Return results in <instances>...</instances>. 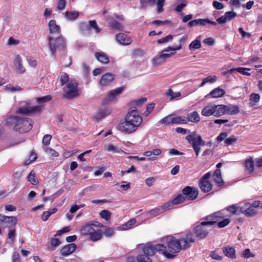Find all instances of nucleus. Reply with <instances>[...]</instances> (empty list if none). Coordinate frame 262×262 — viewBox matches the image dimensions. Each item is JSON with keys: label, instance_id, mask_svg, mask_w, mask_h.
Instances as JSON below:
<instances>
[{"label": "nucleus", "instance_id": "7ed1b4c3", "mask_svg": "<svg viewBox=\"0 0 262 262\" xmlns=\"http://www.w3.org/2000/svg\"><path fill=\"white\" fill-rule=\"evenodd\" d=\"M6 124L8 126H13L15 130L23 134L27 133L32 129L33 121L30 118L9 116L6 119Z\"/></svg>", "mask_w": 262, "mask_h": 262}, {"label": "nucleus", "instance_id": "603ef678", "mask_svg": "<svg viewBox=\"0 0 262 262\" xmlns=\"http://www.w3.org/2000/svg\"><path fill=\"white\" fill-rule=\"evenodd\" d=\"M52 100V96L51 95H47L44 97L37 98L36 100L38 103H45L50 101Z\"/></svg>", "mask_w": 262, "mask_h": 262}, {"label": "nucleus", "instance_id": "412c9836", "mask_svg": "<svg viewBox=\"0 0 262 262\" xmlns=\"http://www.w3.org/2000/svg\"><path fill=\"white\" fill-rule=\"evenodd\" d=\"M225 94V92L223 89L217 88L211 91L206 97L216 98L223 97Z\"/></svg>", "mask_w": 262, "mask_h": 262}, {"label": "nucleus", "instance_id": "c9c22d12", "mask_svg": "<svg viewBox=\"0 0 262 262\" xmlns=\"http://www.w3.org/2000/svg\"><path fill=\"white\" fill-rule=\"evenodd\" d=\"M28 181L32 185H36L38 184V180L35 177V173L34 171L32 170L27 177Z\"/></svg>", "mask_w": 262, "mask_h": 262}, {"label": "nucleus", "instance_id": "a878e982", "mask_svg": "<svg viewBox=\"0 0 262 262\" xmlns=\"http://www.w3.org/2000/svg\"><path fill=\"white\" fill-rule=\"evenodd\" d=\"M95 58L101 63L106 64L109 62L108 56L104 52H97L95 53Z\"/></svg>", "mask_w": 262, "mask_h": 262}, {"label": "nucleus", "instance_id": "3c124183", "mask_svg": "<svg viewBox=\"0 0 262 262\" xmlns=\"http://www.w3.org/2000/svg\"><path fill=\"white\" fill-rule=\"evenodd\" d=\"M182 3L178 5L174 10L177 12H180L186 6L187 3L185 0H180Z\"/></svg>", "mask_w": 262, "mask_h": 262}, {"label": "nucleus", "instance_id": "72a5a7b5", "mask_svg": "<svg viewBox=\"0 0 262 262\" xmlns=\"http://www.w3.org/2000/svg\"><path fill=\"white\" fill-rule=\"evenodd\" d=\"M79 15L78 11H73L71 12L67 11L65 14L66 18L70 21H73L76 19Z\"/></svg>", "mask_w": 262, "mask_h": 262}, {"label": "nucleus", "instance_id": "4be33fe9", "mask_svg": "<svg viewBox=\"0 0 262 262\" xmlns=\"http://www.w3.org/2000/svg\"><path fill=\"white\" fill-rule=\"evenodd\" d=\"M157 245L152 246L150 245H146L143 249V252L144 254L147 255L148 256H153L156 251L161 253V251L156 249Z\"/></svg>", "mask_w": 262, "mask_h": 262}, {"label": "nucleus", "instance_id": "37998d69", "mask_svg": "<svg viewBox=\"0 0 262 262\" xmlns=\"http://www.w3.org/2000/svg\"><path fill=\"white\" fill-rule=\"evenodd\" d=\"M201 47V43L200 40L198 39H195L192 41L189 45V48L190 50H195L198 49Z\"/></svg>", "mask_w": 262, "mask_h": 262}, {"label": "nucleus", "instance_id": "680f3d73", "mask_svg": "<svg viewBox=\"0 0 262 262\" xmlns=\"http://www.w3.org/2000/svg\"><path fill=\"white\" fill-rule=\"evenodd\" d=\"M259 99H260V96L258 94L252 93L250 95V100L252 102H254V104L255 103L258 102L259 100ZM254 104H253V105H254Z\"/></svg>", "mask_w": 262, "mask_h": 262}, {"label": "nucleus", "instance_id": "a18cd8bd", "mask_svg": "<svg viewBox=\"0 0 262 262\" xmlns=\"http://www.w3.org/2000/svg\"><path fill=\"white\" fill-rule=\"evenodd\" d=\"M100 216L101 218L108 221L111 219V212L107 210H103L100 212Z\"/></svg>", "mask_w": 262, "mask_h": 262}, {"label": "nucleus", "instance_id": "5fc2aeb1", "mask_svg": "<svg viewBox=\"0 0 262 262\" xmlns=\"http://www.w3.org/2000/svg\"><path fill=\"white\" fill-rule=\"evenodd\" d=\"M170 21H169V20H164V21H162V20H154L151 22L150 23V24H152V25H155L157 26H160V25H167V24H170Z\"/></svg>", "mask_w": 262, "mask_h": 262}, {"label": "nucleus", "instance_id": "13d9d810", "mask_svg": "<svg viewBox=\"0 0 262 262\" xmlns=\"http://www.w3.org/2000/svg\"><path fill=\"white\" fill-rule=\"evenodd\" d=\"M173 38V36L172 35H168L166 37H163L160 39H158L157 42L159 44H161L163 43L167 42L169 40H172Z\"/></svg>", "mask_w": 262, "mask_h": 262}, {"label": "nucleus", "instance_id": "cd10ccee", "mask_svg": "<svg viewBox=\"0 0 262 262\" xmlns=\"http://www.w3.org/2000/svg\"><path fill=\"white\" fill-rule=\"evenodd\" d=\"M188 122L197 123L200 121V117L196 111H193L187 114Z\"/></svg>", "mask_w": 262, "mask_h": 262}, {"label": "nucleus", "instance_id": "f257e3e1", "mask_svg": "<svg viewBox=\"0 0 262 262\" xmlns=\"http://www.w3.org/2000/svg\"><path fill=\"white\" fill-rule=\"evenodd\" d=\"M142 122V118L136 110H134L125 115L124 120L120 122L117 128L124 134H131L137 130Z\"/></svg>", "mask_w": 262, "mask_h": 262}, {"label": "nucleus", "instance_id": "c756f323", "mask_svg": "<svg viewBox=\"0 0 262 262\" xmlns=\"http://www.w3.org/2000/svg\"><path fill=\"white\" fill-rule=\"evenodd\" d=\"M224 254L228 257L232 259L236 258L235 250L233 247H226L223 248Z\"/></svg>", "mask_w": 262, "mask_h": 262}, {"label": "nucleus", "instance_id": "2f4dec72", "mask_svg": "<svg viewBox=\"0 0 262 262\" xmlns=\"http://www.w3.org/2000/svg\"><path fill=\"white\" fill-rule=\"evenodd\" d=\"M102 237V233L100 230H94L90 235V239L93 242H97Z\"/></svg>", "mask_w": 262, "mask_h": 262}, {"label": "nucleus", "instance_id": "79ce46f5", "mask_svg": "<svg viewBox=\"0 0 262 262\" xmlns=\"http://www.w3.org/2000/svg\"><path fill=\"white\" fill-rule=\"evenodd\" d=\"M202 220H203V221L201 222L202 223L205 224V225L208 226L209 228L212 229V226L214 225V224H210L208 223L210 222L213 221L212 214L203 217Z\"/></svg>", "mask_w": 262, "mask_h": 262}, {"label": "nucleus", "instance_id": "4c0bfd02", "mask_svg": "<svg viewBox=\"0 0 262 262\" xmlns=\"http://www.w3.org/2000/svg\"><path fill=\"white\" fill-rule=\"evenodd\" d=\"M196 21L198 22L197 26L198 25L205 26L207 24H211L212 25H216V23L215 21H211V20H209L208 18H205V19H201V18L197 19Z\"/></svg>", "mask_w": 262, "mask_h": 262}, {"label": "nucleus", "instance_id": "4468645a", "mask_svg": "<svg viewBox=\"0 0 262 262\" xmlns=\"http://www.w3.org/2000/svg\"><path fill=\"white\" fill-rule=\"evenodd\" d=\"M115 75L111 73H106L103 74L99 81V84L102 86L110 85L114 81Z\"/></svg>", "mask_w": 262, "mask_h": 262}, {"label": "nucleus", "instance_id": "6e6d98bb", "mask_svg": "<svg viewBox=\"0 0 262 262\" xmlns=\"http://www.w3.org/2000/svg\"><path fill=\"white\" fill-rule=\"evenodd\" d=\"M52 136L49 134L43 136L42 143L45 145H48L50 143V141L52 139Z\"/></svg>", "mask_w": 262, "mask_h": 262}, {"label": "nucleus", "instance_id": "49530a36", "mask_svg": "<svg viewBox=\"0 0 262 262\" xmlns=\"http://www.w3.org/2000/svg\"><path fill=\"white\" fill-rule=\"evenodd\" d=\"M136 223V220L135 219H131L126 223L122 226V228L124 230L130 229Z\"/></svg>", "mask_w": 262, "mask_h": 262}, {"label": "nucleus", "instance_id": "6ab92c4d", "mask_svg": "<svg viewBox=\"0 0 262 262\" xmlns=\"http://www.w3.org/2000/svg\"><path fill=\"white\" fill-rule=\"evenodd\" d=\"M228 107L227 105L214 104L215 108V117H220L227 114V109Z\"/></svg>", "mask_w": 262, "mask_h": 262}, {"label": "nucleus", "instance_id": "6e6552de", "mask_svg": "<svg viewBox=\"0 0 262 262\" xmlns=\"http://www.w3.org/2000/svg\"><path fill=\"white\" fill-rule=\"evenodd\" d=\"M17 223L15 216H8L0 213V225L3 228H14Z\"/></svg>", "mask_w": 262, "mask_h": 262}, {"label": "nucleus", "instance_id": "0e129e2a", "mask_svg": "<svg viewBox=\"0 0 262 262\" xmlns=\"http://www.w3.org/2000/svg\"><path fill=\"white\" fill-rule=\"evenodd\" d=\"M13 228V229H11L9 230L8 234V238L10 239L12 242L14 241V238L16 234V230L15 229V227Z\"/></svg>", "mask_w": 262, "mask_h": 262}, {"label": "nucleus", "instance_id": "e433bc0d", "mask_svg": "<svg viewBox=\"0 0 262 262\" xmlns=\"http://www.w3.org/2000/svg\"><path fill=\"white\" fill-rule=\"evenodd\" d=\"M79 27L80 31L82 32L88 34H90L91 33L89 24H87L85 22H81L80 23Z\"/></svg>", "mask_w": 262, "mask_h": 262}, {"label": "nucleus", "instance_id": "bf43d9fd", "mask_svg": "<svg viewBox=\"0 0 262 262\" xmlns=\"http://www.w3.org/2000/svg\"><path fill=\"white\" fill-rule=\"evenodd\" d=\"M45 151L49 155H51L53 157H58L59 155L58 153L56 151L51 148H46Z\"/></svg>", "mask_w": 262, "mask_h": 262}, {"label": "nucleus", "instance_id": "0eeeda50", "mask_svg": "<svg viewBox=\"0 0 262 262\" xmlns=\"http://www.w3.org/2000/svg\"><path fill=\"white\" fill-rule=\"evenodd\" d=\"M212 229L201 222L193 229V234L198 240L205 238Z\"/></svg>", "mask_w": 262, "mask_h": 262}, {"label": "nucleus", "instance_id": "ea45409f", "mask_svg": "<svg viewBox=\"0 0 262 262\" xmlns=\"http://www.w3.org/2000/svg\"><path fill=\"white\" fill-rule=\"evenodd\" d=\"M138 262H152L151 258L145 254H139L137 256Z\"/></svg>", "mask_w": 262, "mask_h": 262}, {"label": "nucleus", "instance_id": "864d4df0", "mask_svg": "<svg viewBox=\"0 0 262 262\" xmlns=\"http://www.w3.org/2000/svg\"><path fill=\"white\" fill-rule=\"evenodd\" d=\"M227 20H230L237 16V14L233 11H228L224 14Z\"/></svg>", "mask_w": 262, "mask_h": 262}, {"label": "nucleus", "instance_id": "bb28decb", "mask_svg": "<svg viewBox=\"0 0 262 262\" xmlns=\"http://www.w3.org/2000/svg\"><path fill=\"white\" fill-rule=\"evenodd\" d=\"M244 166L249 174H251L254 172V162L251 157L245 161Z\"/></svg>", "mask_w": 262, "mask_h": 262}, {"label": "nucleus", "instance_id": "c85d7f7f", "mask_svg": "<svg viewBox=\"0 0 262 262\" xmlns=\"http://www.w3.org/2000/svg\"><path fill=\"white\" fill-rule=\"evenodd\" d=\"M48 27L50 33H59L60 32V27L56 24L55 20H51L48 24Z\"/></svg>", "mask_w": 262, "mask_h": 262}, {"label": "nucleus", "instance_id": "ddd939ff", "mask_svg": "<svg viewBox=\"0 0 262 262\" xmlns=\"http://www.w3.org/2000/svg\"><path fill=\"white\" fill-rule=\"evenodd\" d=\"M42 107L40 106H24L18 108L17 113L20 114H31L35 112L41 111Z\"/></svg>", "mask_w": 262, "mask_h": 262}, {"label": "nucleus", "instance_id": "393cba45", "mask_svg": "<svg viewBox=\"0 0 262 262\" xmlns=\"http://www.w3.org/2000/svg\"><path fill=\"white\" fill-rule=\"evenodd\" d=\"M95 229L91 223H89L81 227L80 232L82 235H90Z\"/></svg>", "mask_w": 262, "mask_h": 262}, {"label": "nucleus", "instance_id": "473e14b6", "mask_svg": "<svg viewBox=\"0 0 262 262\" xmlns=\"http://www.w3.org/2000/svg\"><path fill=\"white\" fill-rule=\"evenodd\" d=\"M227 114L230 115H234L237 114L239 112V108L238 105H227Z\"/></svg>", "mask_w": 262, "mask_h": 262}, {"label": "nucleus", "instance_id": "20e7f679", "mask_svg": "<svg viewBox=\"0 0 262 262\" xmlns=\"http://www.w3.org/2000/svg\"><path fill=\"white\" fill-rule=\"evenodd\" d=\"M185 139L191 145L196 156H198L200 154L201 147L205 144V141L195 132H193L191 134L186 136Z\"/></svg>", "mask_w": 262, "mask_h": 262}, {"label": "nucleus", "instance_id": "dca6fc26", "mask_svg": "<svg viewBox=\"0 0 262 262\" xmlns=\"http://www.w3.org/2000/svg\"><path fill=\"white\" fill-rule=\"evenodd\" d=\"M76 248V244L74 243L69 244L62 247V248L60 250V254L61 255L64 256L69 255L73 253Z\"/></svg>", "mask_w": 262, "mask_h": 262}, {"label": "nucleus", "instance_id": "5701e85b", "mask_svg": "<svg viewBox=\"0 0 262 262\" xmlns=\"http://www.w3.org/2000/svg\"><path fill=\"white\" fill-rule=\"evenodd\" d=\"M123 89V87H119L111 91L107 95V100L109 101L114 100L116 96L121 94Z\"/></svg>", "mask_w": 262, "mask_h": 262}, {"label": "nucleus", "instance_id": "f3484780", "mask_svg": "<svg viewBox=\"0 0 262 262\" xmlns=\"http://www.w3.org/2000/svg\"><path fill=\"white\" fill-rule=\"evenodd\" d=\"M22 62V59L20 55H16L14 59V63L15 66V70L17 73L23 74L26 71L25 68L23 66Z\"/></svg>", "mask_w": 262, "mask_h": 262}, {"label": "nucleus", "instance_id": "9b49d317", "mask_svg": "<svg viewBox=\"0 0 262 262\" xmlns=\"http://www.w3.org/2000/svg\"><path fill=\"white\" fill-rule=\"evenodd\" d=\"M239 211L247 217H252L258 214V211L256 209L253 208L250 203L247 202L239 208Z\"/></svg>", "mask_w": 262, "mask_h": 262}, {"label": "nucleus", "instance_id": "39448f33", "mask_svg": "<svg viewBox=\"0 0 262 262\" xmlns=\"http://www.w3.org/2000/svg\"><path fill=\"white\" fill-rule=\"evenodd\" d=\"M49 46L52 55L56 56L57 51H64L66 48V43L64 39L62 36L53 38L48 37Z\"/></svg>", "mask_w": 262, "mask_h": 262}, {"label": "nucleus", "instance_id": "f8f14e48", "mask_svg": "<svg viewBox=\"0 0 262 262\" xmlns=\"http://www.w3.org/2000/svg\"><path fill=\"white\" fill-rule=\"evenodd\" d=\"M112 113V110L106 106H103L98 109L97 113L93 116V120L97 122L106 117Z\"/></svg>", "mask_w": 262, "mask_h": 262}, {"label": "nucleus", "instance_id": "1a4fd4ad", "mask_svg": "<svg viewBox=\"0 0 262 262\" xmlns=\"http://www.w3.org/2000/svg\"><path fill=\"white\" fill-rule=\"evenodd\" d=\"M194 234L191 232L187 233L185 236L179 239L180 243L182 250H186L189 248L191 246V244L196 241Z\"/></svg>", "mask_w": 262, "mask_h": 262}, {"label": "nucleus", "instance_id": "052dcab7", "mask_svg": "<svg viewBox=\"0 0 262 262\" xmlns=\"http://www.w3.org/2000/svg\"><path fill=\"white\" fill-rule=\"evenodd\" d=\"M165 2V0H158L157 2V12L158 13H160L163 11V6L164 3Z\"/></svg>", "mask_w": 262, "mask_h": 262}, {"label": "nucleus", "instance_id": "338daca9", "mask_svg": "<svg viewBox=\"0 0 262 262\" xmlns=\"http://www.w3.org/2000/svg\"><path fill=\"white\" fill-rule=\"evenodd\" d=\"M250 205L254 209H256L257 208H260L262 209V202H261L260 201H254L252 203H250Z\"/></svg>", "mask_w": 262, "mask_h": 262}, {"label": "nucleus", "instance_id": "69168bd1", "mask_svg": "<svg viewBox=\"0 0 262 262\" xmlns=\"http://www.w3.org/2000/svg\"><path fill=\"white\" fill-rule=\"evenodd\" d=\"M61 244V242L58 238H52L50 240L51 246L53 247H56Z\"/></svg>", "mask_w": 262, "mask_h": 262}, {"label": "nucleus", "instance_id": "f704fd0d", "mask_svg": "<svg viewBox=\"0 0 262 262\" xmlns=\"http://www.w3.org/2000/svg\"><path fill=\"white\" fill-rule=\"evenodd\" d=\"M109 27L113 30L121 31L123 29V26L121 23L116 20H112L109 22Z\"/></svg>", "mask_w": 262, "mask_h": 262}, {"label": "nucleus", "instance_id": "e2e57ef3", "mask_svg": "<svg viewBox=\"0 0 262 262\" xmlns=\"http://www.w3.org/2000/svg\"><path fill=\"white\" fill-rule=\"evenodd\" d=\"M164 61L161 57V55L156 56L152 60V63L154 65H158Z\"/></svg>", "mask_w": 262, "mask_h": 262}, {"label": "nucleus", "instance_id": "f03ea898", "mask_svg": "<svg viewBox=\"0 0 262 262\" xmlns=\"http://www.w3.org/2000/svg\"><path fill=\"white\" fill-rule=\"evenodd\" d=\"M164 244H157L156 249L161 251L167 258H173L182 249L180 241L173 236H168L163 239Z\"/></svg>", "mask_w": 262, "mask_h": 262}, {"label": "nucleus", "instance_id": "8fccbe9b", "mask_svg": "<svg viewBox=\"0 0 262 262\" xmlns=\"http://www.w3.org/2000/svg\"><path fill=\"white\" fill-rule=\"evenodd\" d=\"M237 72L241 73L242 74L246 76H250L251 73L248 71L250 70V69L244 67H238L236 68Z\"/></svg>", "mask_w": 262, "mask_h": 262}, {"label": "nucleus", "instance_id": "4d7b16f0", "mask_svg": "<svg viewBox=\"0 0 262 262\" xmlns=\"http://www.w3.org/2000/svg\"><path fill=\"white\" fill-rule=\"evenodd\" d=\"M230 220L228 219H224L222 221H219L217 223V226L221 228H224L229 224Z\"/></svg>", "mask_w": 262, "mask_h": 262}, {"label": "nucleus", "instance_id": "a211bd4d", "mask_svg": "<svg viewBox=\"0 0 262 262\" xmlns=\"http://www.w3.org/2000/svg\"><path fill=\"white\" fill-rule=\"evenodd\" d=\"M214 104H209L205 106L201 111L202 115L206 117L213 116L215 117Z\"/></svg>", "mask_w": 262, "mask_h": 262}, {"label": "nucleus", "instance_id": "423d86ee", "mask_svg": "<svg viewBox=\"0 0 262 262\" xmlns=\"http://www.w3.org/2000/svg\"><path fill=\"white\" fill-rule=\"evenodd\" d=\"M78 83L75 79H71L63 87L64 96L66 98L71 99L78 96Z\"/></svg>", "mask_w": 262, "mask_h": 262}, {"label": "nucleus", "instance_id": "aec40b11", "mask_svg": "<svg viewBox=\"0 0 262 262\" xmlns=\"http://www.w3.org/2000/svg\"><path fill=\"white\" fill-rule=\"evenodd\" d=\"M182 46L181 45L177 48L168 47V50L162 51V54L160 55L161 57L164 60L165 58H169L171 55L174 54L176 50H180Z\"/></svg>", "mask_w": 262, "mask_h": 262}, {"label": "nucleus", "instance_id": "774afa93", "mask_svg": "<svg viewBox=\"0 0 262 262\" xmlns=\"http://www.w3.org/2000/svg\"><path fill=\"white\" fill-rule=\"evenodd\" d=\"M154 108V103L149 104L146 107V110L145 112L144 113V115L145 116H148L152 112Z\"/></svg>", "mask_w": 262, "mask_h": 262}, {"label": "nucleus", "instance_id": "58836bf2", "mask_svg": "<svg viewBox=\"0 0 262 262\" xmlns=\"http://www.w3.org/2000/svg\"><path fill=\"white\" fill-rule=\"evenodd\" d=\"M185 201V198H184L182 194H180L178 195L176 197H175L174 199H173L171 201V202L172 205H177L184 202Z\"/></svg>", "mask_w": 262, "mask_h": 262}, {"label": "nucleus", "instance_id": "9d476101", "mask_svg": "<svg viewBox=\"0 0 262 262\" xmlns=\"http://www.w3.org/2000/svg\"><path fill=\"white\" fill-rule=\"evenodd\" d=\"M182 192L185 200L193 201L195 200L199 194V190L196 188L189 186L185 187L182 190Z\"/></svg>", "mask_w": 262, "mask_h": 262}, {"label": "nucleus", "instance_id": "09e8293b", "mask_svg": "<svg viewBox=\"0 0 262 262\" xmlns=\"http://www.w3.org/2000/svg\"><path fill=\"white\" fill-rule=\"evenodd\" d=\"M216 80V77L215 76H214L213 77H212L211 76H209L203 80L202 82L201 83L200 86H202L207 82H211V83L214 82Z\"/></svg>", "mask_w": 262, "mask_h": 262}, {"label": "nucleus", "instance_id": "7c9ffc66", "mask_svg": "<svg viewBox=\"0 0 262 262\" xmlns=\"http://www.w3.org/2000/svg\"><path fill=\"white\" fill-rule=\"evenodd\" d=\"M213 177L214 181L219 186H221L223 185L224 182L221 177V172L220 169H215L214 172Z\"/></svg>", "mask_w": 262, "mask_h": 262}, {"label": "nucleus", "instance_id": "b1692460", "mask_svg": "<svg viewBox=\"0 0 262 262\" xmlns=\"http://www.w3.org/2000/svg\"><path fill=\"white\" fill-rule=\"evenodd\" d=\"M199 185L202 191L205 193L208 192L212 188V185L209 181H200Z\"/></svg>", "mask_w": 262, "mask_h": 262}, {"label": "nucleus", "instance_id": "a19ab883", "mask_svg": "<svg viewBox=\"0 0 262 262\" xmlns=\"http://www.w3.org/2000/svg\"><path fill=\"white\" fill-rule=\"evenodd\" d=\"M69 81V75L65 72L62 73L60 76V82L61 85L63 86L64 84H67Z\"/></svg>", "mask_w": 262, "mask_h": 262}, {"label": "nucleus", "instance_id": "de8ad7c7", "mask_svg": "<svg viewBox=\"0 0 262 262\" xmlns=\"http://www.w3.org/2000/svg\"><path fill=\"white\" fill-rule=\"evenodd\" d=\"M172 114L168 115L160 120V122L161 124H169L172 123Z\"/></svg>", "mask_w": 262, "mask_h": 262}, {"label": "nucleus", "instance_id": "2eb2a0df", "mask_svg": "<svg viewBox=\"0 0 262 262\" xmlns=\"http://www.w3.org/2000/svg\"><path fill=\"white\" fill-rule=\"evenodd\" d=\"M115 38L116 40L122 45H129L132 42L131 37L123 33L117 34Z\"/></svg>", "mask_w": 262, "mask_h": 262}, {"label": "nucleus", "instance_id": "c03bdc74", "mask_svg": "<svg viewBox=\"0 0 262 262\" xmlns=\"http://www.w3.org/2000/svg\"><path fill=\"white\" fill-rule=\"evenodd\" d=\"M90 29H93L95 31L96 33H99L101 31V29L98 27L96 21L92 20L89 21Z\"/></svg>", "mask_w": 262, "mask_h": 262}]
</instances>
